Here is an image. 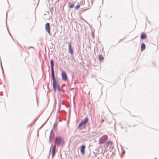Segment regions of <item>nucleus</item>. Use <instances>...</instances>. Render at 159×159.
I'll return each mask as SVG.
<instances>
[{
	"label": "nucleus",
	"mask_w": 159,
	"mask_h": 159,
	"mask_svg": "<svg viewBox=\"0 0 159 159\" xmlns=\"http://www.w3.org/2000/svg\"><path fill=\"white\" fill-rule=\"evenodd\" d=\"M55 143L57 146L62 147L64 144V139L60 136H56L55 138Z\"/></svg>",
	"instance_id": "nucleus-1"
},
{
	"label": "nucleus",
	"mask_w": 159,
	"mask_h": 159,
	"mask_svg": "<svg viewBox=\"0 0 159 159\" xmlns=\"http://www.w3.org/2000/svg\"><path fill=\"white\" fill-rule=\"evenodd\" d=\"M89 120L87 117H85L83 120H82L79 124L77 129L80 130L86 127V124Z\"/></svg>",
	"instance_id": "nucleus-2"
},
{
	"label": "nucleus",
	"mask_w": 159,
	"mask_h": 159,
	"mask_svg": "<svg viewBox=\"0 0 159 159\" xmlns=\"http://www.w3.org/2000/svg\"><path fill=\"white\" fill-rule=\"evenodd\" d=\"M108 137L107 135H103L99 138V142L100 144H103L107 140Z\"/></svg>",
	"instance_id": "nucleus-3"
},
{
	"label": "nucleus",
	"mask_w": 159,
	"mask_h": 159,
	"mask_svg": "<svg viewBox=\"0 0 159 159\" xmlns=\"http://www.w3.org/2000/svg\"><path fill=\"white\" fill-rule=\"evenodd\" d=\"M52 76V86H56V85L59 84L57 83V81L55 77L54 72H52L51 73Z\"/></svg>",
	"instance_id": "nucleus-4"
},
{
	"label": "nucleus",
	"mask_w": 159,
	"mask_h": 159,
	"mask_svg": "<svg viewBox=\"0 0 159 159\" xmlns=\"http://www.w3.org/2000/svg\"><path fill=\"white\" fill-rule=\"evenodd\" d=\"M61 79L62 80L66 81L67 80L68 77L65 71H62L61 74Z\"/></svg>",
	"instance_id": "nucleus-5"
},
{
	"label": "nucleus",
	"mask_w": 159,
	"mask_h": 159,
	"mask_svg": "<svg viewBox=\"0 0 159 159\" xmlns=\"http://www.w3.org/2000/svg\"><path fill=\"white\" fill-rule=\"evenodd\" d=\"M68 49L69 52L71 55H73L74 54L73 48L72 47L71 45V42H69L68 44Z\"/></svg>",
	"instance_id": "nucleus-6"
},
{
	"label": "nucleus",
	"mask_w": 159,
	"mask_h": 159,
	"mask_svg": "<svg viewBox=\"0 0 159 159\" xmlns=\"http://www.w3.org/2000/svg\"><path fill=\"white\" fill-rule=\"evenodd\" d=\"M45 29L48 33L50 35H51L50 33V24L49 23H47L45 25Z\"/></svg>",
	"instance_id": "nucleus-7"
},
{
	"label": "nucleus",
	"mask_w": 159,
	"mask_h": 159,
	"mask_svg": "<svg viewBox=\"0 0 159 159\" xmlns=\"http://www.w3.org/2000/svg\"><path fill=\"white\" fill-rule=\"evenodd\" d=\"M50 64L51 65V73L54 72V61L52 59H51L50 61Z\"/></svg>",
	"instance_id": "nucleus-8"
},
{
	"label": "nucleus",
	"mask_w": 159,
	"mask_h": 159,
	"mask_svg": "<svg viewBox=\"0 0 159 159\" xmlns=\"http://www.w3.org/2000/svg\"><path fill=\"white\" fill-rule=\"evenodd\" d=\"M52 129L50 135L49 136V142L50 143H51L52 140L54 138V134H52Z\"/></svg>",
	"instance_id": "nucleus-9"
},
{
	"label": "nucleus",
	"mask_w": 159,
	"mask_h": 159,
	"mask_svg": "<svg viewBox=\"0 0 159 159\" xmlns=\"http://www.w3.org/2000/svg\"><path fill=\"white\" fill-rule=\"evenodd\" d=\"M86 148V146L84 145H82L80 147V152L81 154H84L85 153L84 150Z\"/></svg>",
	"instance_id": "nucleus-10"
},
{
	"label": "nucleus",
	"mask_w": 159,
	"mask_h": 159,
	"mask_svg": "<svg viewBox=\"0 0 159 159\" xmlns=\"http://www.w3.org/2000/svg\"><path fill=\"white\" fill-rule=\"evenodd\" d=\"M147 37V34L145 33L144 32H142L141 33L140 35L141 39H145Z\"/></svg>",
	"instance_id": "nucleus-11"
},
{
	"label": "nucleus",
	"mask_w": 159,
	"mask_h": 159,
	"mask_svg": "<svg viewBox=\"0 0 159 159\" xmlns=\"http://www.w3.org/2000/svg\"><path fill=\"white\" fill-rule=\"evenodd\" d=\"M112 144V142L111 140L108 141L106 143L104 144V146L108 147L109 145H111Z\"/></svg>",
	"instance_id": "nucleus-12"
},
{
	"label": "nucleus",
	"mask_w": 159,
	"mask_h": 159,
	"mask_svg": "<svg viewBox=\"0 0 159 159\" xmlns=\"http://www.w3.org/2000/svg\"><path fill=\"white\" fill-rule=\"evenodd\" d=\"M146 48V45L145 44L142 43L141 45V51H143L145 50Z\"/></svg>",
	"instance_id": "nucleus-13"
},
{
	"label": "nucleus",
	"mask_w": 159,
	"mask_h": 159,
	"mask_svg": "<svg viewBox=\"0 0 159 159\" xmlns=\"http://www.w3.org/2000/svg\"><path fill=\"white\" fill-rule=\"evenodd\" d=\"M98 58L99 62H101L104 59V57L101 54H99L98 55Z\"/></svg>",
	"instance_id": "nucleus-14"
},
{
	"label": "nucleus",
	"mask_w": 159,
	"mask_h": 159,
	"mask_svg": "<svg viewBox=\"0 0 159 159\" xmlns=\"http://www.w3.org/2000/svg\"><path fill=\"white\" fill-rule=\"evenodd\" d=\"M56 89H57L58 92L60 93L61 91V89L59 84L56 85Z\"/></svg>",
	"instance_id": "nucleus-15"
},
{
	"label": "nucleus",
	"mask_w": 159,
	"mask_h": 159,
	"mask_svg": "<svg viewBox=\"0 0 159 159\" xmlns=\"http://www.w3.org/2000/svg\"><path fill=\"white\" fill-rule=\"evenodd\" d=\"M80 2L79 4V2L78 3L77 5L76 6H75L74 7L75 10H77L80 7Z\"/></svg>",
	"instance_id": "nucleus-16"
},
{
	"label": "nucleus",
	"mask_w": 159,
	"mask_h": 159,
	"mask_svg": "<svg viewBox=\"0 0 159 159\" xmlns=\"http://www.w3.org/2000/svg\"><path fill=\"white\" fill-rule=\"evenodd\" d=\"M55 151H53L52 150L51 152V154L52 156V159L53 158V157L54 156L55 154Z\"/></svg>",
	"instance_id": "nucleus-17"
},
{
	"label": "nucleus",
	"mask_w": 159,
	"mask_h": 159,
	"mask_svg": "<svg viewBox=\"0 0 159 159\" xmlns=\"http://www.w3.org/2000/svg\"><path fill=\"white\" fill-rule=\"evenodd\" d=\"M52 147V150L55 151V149H56L55 145H54L52 146H51V147H50V149L49 154H50V153L51 149V148Z\"/></svg>",
	"instance_id": "nucleus-18"
},
{
	"label": "nucleus",
	"mask_w": 159,
	"mask_h": 159,
	"mask_svg": "<svg viewBox=\"0 0 159 159\" xmlns=\"http://www.w3.org/2000/svg\"><path fill=\"white\" fill-rule=\"evenodd\" d=\"M74 7V3H72L69 5V7L70 8H72Z\"/></svg>",
	"instance_id": "nucleus-19"
},
{
	"label": "nucleus",
	"mask_w": 159,
	"mask_h": 159,
	"mask_svg": "<svg viewBox=\"0 0 159 159\" xmlns=\"http://www.w3.org/2000/svg\"><path fill=\"white\" fill-rule=\"evenodd\" d=\"M52 87L53 89L54 92L55 93L56 92L57 89H56V86H52Z\"/></svg>",
	"instance_id": "nucleus-20"
},
{
	"label": "nucleus",
	"mask_w": 159,
	"mask_h": 159,
	"mask_svg": "<svg viewBox=\"0 0 159 159\" xmlns=\"http://www.w3.org/2000/svg\"><path fill=\"white\" fill-rule=\"evenodd\" d=\"M0 62H1V68L2 69V71L3 72V73H4V71H3V67H2V63H1V59L0 60Z\"/></svg>",
	"instance_id": "nucleus-21"
},
{
	"label": "nucleus",
	"mask_w": 159,
	"mask_h": 159,
	"mask_svg": "<svg viewBox=\"0 0 159 159\" xmlns=\"http://www.w3.org/2000/svg\"><path fill=\"white\" fill-rule=\"evenodd\" d=\"M53 9V7H51L50 8V11H51L52 14V11Z\"/></svg>",
	"instance_id": "nucleus-22"
},
{
	"label": "nucleus",
	"mask_w": 159,
	"mask_h": 159,
	"mask_svg": "<svg viewBox=\"0 0 159 159\" xmlns=\"http://www.w3.org/2000/svg\"><path fill=\"white\" fill-rule=\"evenodd\" d=\"M91 35H92V38L93 39L94 37V33L93 31H92L91 32Z\"/></svg>",
	"instance_id": "nucleus-23"
},
{
	"label": "nucleus",
	"mask_w": 159,
	"mask_h": 159,
	"mask_svg": "<svg viewBox=\"0 0 159 159\" xmlns=\"http://www.w3.org/2000/svg\"><path fill=\"white\" fill-rule=\"evenodd\" d=\"M60 108H61V104H60V103H59V108L58 109L57 112H58L60 110Z\"/></svg>",
	"instance_id": "nucleus-24"
},
{
	"label": "nucleus",
	"mask_w": 159,
	"mask_h": 159,
	"mask_svg": "<svg viewBox=\"0 0 159 159\" xmlns=\"http://www.w3.org/2000/svg\"><path fill=\"white\" fill-rule=\"evenodd\" d=\"M121 149L122 150V153H125V151L123 149V148L122 147V146L121 145Z\"/></svg>",
	"instance_id": "nucleus-25"
},
{
	"label": "nucleus",
	"mask_w": 159,
	"mask_h": 159,
	"mask_svg": "<svg viewBox=\"0 0 159 159\" xmlns=\"http://www.w3.org/2000/svg\"><path fill=\"white\" fill-rule=\"evenodd\" d=\"M80 20H83L84 21H85V22H86V23H88V22H87L86 21L84 18H83L82 17H81L80 19Z\"/></svg>",
	"instance_id": "nucleus-26"
},
{
	"label": "nucleus",
	"mask_w": 159,
	"mask_h": 159,
	"mask_svg": "<svg viewBox=\"0 0 159 159\" xmlns=\"http://www.w3.org/2000/svg\"><path fill=\"white\" fill-rule=\"evenodd\" d=\"M48 118L47 120H46V121L43 123V124L42 125L43 126L47 122V121H48Z\"/></svg>",
	"instance_id": "nucleus-27"
},
{
	"label": "nucleus",
	"mask_w": 159,
	"mask_h": 159,
	"mask_svg": "<svg viewBox=\"0 0 159 159\" xmlns=\"http://www.w3.org/2000/svg\"><path fill=\"white\" fill-rule=\"evenodd\" d=\"M55 125V123H54V125H53V127H52V129H53L54 128Z\"/></svg>",
	"instance_id": "nucleus-28"
},
{
	"label": "nucleus",
	"mask_w": 159,
	"mask_h": 159,
	"mask_svg": "<svg viewBox=\"0 0 159 159\" xmlns=\"http://www.w3.org/2000/svg\"><path fill=\"white\" fill-rule=\"evenodd\" d=\"M34 47L32 46H30L29 47V49L30 48H33Z\"/></svg>",
	"instance_id": "nucleus-29"
},
{
	"label": "nucleus",
	"mask_w": 159,
	"mask_h": 159,
	"mask_svg": "<svg viewBox=\"0 0 159 159\" xmlns=\"http://www.w3.org/2000/svg\"><path fill=\"white\" fill-rule=\"evenodd\" d=\"M72 80H73V76H72L71 80V81L72 82Z\"/></svg>",
	"instance_id": "nucleus-30"
},
{
	"label": "nucleus",
	"mask_w": 159,
	"mask_h": 159,
	"mask_svg": "<svg viewBox=\"0 0 159 159\" xmlns=\"http://www.w3.org/2000/svg\"><path fill=\"white\" fill-rule=\"evenodd\" d=\"M43 126V125H42L39 128V129L41 128H42Z\"/></svg>",
	"instance_id": "nucleus-31"
},
{
	"label": "nucleus",
	"mask_w": 159,
	"mask_h": 159,
	"mask_svg": "<svg viewBox=\"0 0 159 159\" xmlns=\"http://www.w3.org/2000/svg\"><path fill=\"white\" fill-rule=\"evenodd\" d=\"M56 33V32L54 34H53V36H54L55 35V34Z\"/></svg>",
	"instance_id": "nucleus-32"
},
{
	"label": "nucleus",
	"mask_w": 159,
	"mask_h": 159,
	"mask_svg": "<svg viewBox=\"0 0 159 159\" xmlns=\"http://www.w3.org/2000/svg\"><path fill=\"white\" fill-rule=\"evenodd\" d=\"M6 25H7V22L6 20Z\"/></svg>",
	"instance_id": "nucleus-33"
},
{
	"label": "nucleus",
	"mask_w": 159,
	"mask_h": 159,
	"mask_svg": "<svg viewBox=\"0 0 159 159\" xmlns=\"http://www.w3.org/2000/svg\"><path fill=\"white\" fill-rule=\"evenodd\" d=\"M6 17H7V14H6Z\"/></svg>",
	"instance_id": "nucleus-34"
},
{
	"label": "nucleus",
	"mask_w": 159,
	"mask_h": 159,
	"mask_svg": "<svg viewBox=\"0 0 159 159\" xmlns=\"http://www.w3.org/2000/svg\"><path fill=\"white\" fill-rule=\"evenodd\" d=\"M121 128H122V129H123V128H123V127L122 126V127H121Z\"/></svg>",
	"instance_id": "nucleus-35"
},
{
	"label": "nucleus",
	"mask_w": 159,
	"mask_h": 159,
	"mask_svg": "<svg viewBox=\"0 0 159 159\" xmlns=\"http://www.w3.org/2000/svg\"><path fill=\"white\" fill-rule=\"evenodd\" d=\"M93 2L92 1H91V3H93Z\"/></svg>",
	"instance_id": "nucleus-36"
},
{
	"label": "nucleus",
	"mask_w": 159,
	"mask_h": 159,
	"mask_svg": "<svg viewBox=\"0 0 159 159\" xmlns=\"http://www.w3.org/2000/svg\"><path fill=\"white\" fill-rule=\"evenodd\" d=\"M51 44H53V43H51Z\"/></svg>",
	"instance_id": "nucleus-37"
},
{
	"label": "nucleus",
	"mask_w": 159,
	"mask_h": 159,
	"mask_svg": "<svg viewBox=\"0 0 159 159\" xmlns=\"http://www.w3.org/2000/svg\"><path fill=\"white\" fill-rule=\"evenodd\" d=\"M3 86H4H4H5L4 85H3Z\"/></svg>",
	"instance_id": "nucleus-38"
},
{
	"label": "nucleus",
	"mask_w": 159,
	"mask_h": 159,
	"mask_svg": "<svg viewBox=\"0 0 159 159\" xmlns=\"http://www.w3.org/2000/svg\"><path fill=\"white\" fill-rule=\"evenodd\" d=\"M9 34H10V35H11V34H10V33H9Z\"/></svg>",
	"instance_id": "nucleus-39"
},
{
	"label": "nucleus",
	"mask_w": 159,
	"mask_h": 159,
	"mask_svg": "<svg viewBox=\"0 0 159 159\" xmlns=\"http://www.w3.org/2000/svg\"><path fill=\"white\" fill-rule=\"evenodd\" d=\"M154 159H156V158H155Z\"/></svg>",
	"instance_id": "nucleus-40"
}]
</instances>
